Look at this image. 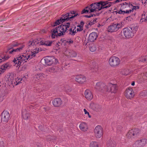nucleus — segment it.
I'll return each instance as SVG.
<instances>
[{"instance_id": "55", "label": "nucleus", "mask_w": 147, "mask_h": 147, "mask_svg": "<svg viewBox=\"0 0 147 147\" xmlns=\"http://www.w3.org/2000/svg\"><path fill=\"white\" fill-rule=\"evenodd\" d=\"M84 22H83V21H82L81 22H80V25H81V26H83L84 24Z\"/></svg>"}, {"instance_id": "51", "label": "nucleus", "mask_w": 147, "mask_h": 147, "mask_svg": "<svg viewBox=\"0 0 147 147\" xmlns=\"http://www.w3.org/2000/svg\"><path fill=\"white\" fill-rule=\"evenodd\" d=\"M143 77L144 79H145V80H146L147 78V72H146L145 73H144V76Z\"/></svg>"}, {"instance_id": "63", "label": "nucleus", "mask_w": 147, "mask_h": 147, "mask_svg": "<svg viewBox=\"0 0 147 147\" xmlns=\"http://www.w3.org/2000/svg\"><path fill=\"white\" fill-rule=\"evenodd\" d=\"M56 147H57V146H56Z\"/></svg>"}, {"instance_id": "15", "label": "nucleus", "mask_w": 147, "mask_h": 147, "mask_svg": "<svg viewBox=\"0 0 147 147\" xmlns=\"http://www.w3.org/2000/svg\"><path fill=\"white\" fill-rule=\"evenodd\" d=\"M44 60L45 64L48 65H51L53 63H56L57 62V59L54 57H47L45 58Z\"/></svg>"}, {"instance_id": "24", "label": "nucleus", "mask_w": 147, "mask_h": 147, "mask_svg": "<svg viewBox=\"0 0 147 147\" xmlns=\"http://www.w3.org/2000/svg\"><path fill=\"white\" fill-rule=\"evenodd\" d=\"M53 42L52 41L42 40L40 42V45H44L47 46H50Z\"/></svg>"}, {"instance_id": "59", "label": "nucleus", "mask_w": 147, "mask_h": 147, "mask_svg": "<svg viewBox=\"0 0 147 147\" xmlns=\"http://www.w3.org/2000/svg\"><path fill=\"white\" fill-rule=\"evenodd\" d=\"M145 94H147V91L146 92V93Z\"/></svg>"}, {"instance_id": "52", "label": "nucleus", "mask_w": 147, "mask_h": 147, "mask_svg": "<svg viewBox=\"0 0 147 147\" xmlns=\"http://www.w3.org/2000/svg\"><path fill=\"white\" fill-rule=\"evenodd\" d=\"M67 42L69 44H71L73 42V41L72 40H69Z\"/></svg>"}, {"instance_id": "9", "label": "nucleus", "mask_w": 147, "mask_h": 147, "mask_svg": "<svg viewBox=\"0 0 147 147\" xmlns=\"http://www.w3.org/2000/svg\"><path fill=\"white\" fill-rule=\"evenodd\" d=\"M106 86H107V88L105 90V92H108L115 93L117 92L118 90V87L116 84H113L110 83L106 85Z\"/></svg>"}, {"instance_id": "23", "label": "nucleus", "mask_w": 147, "mask_h": 147, "mask_svg": "<svg viewBox=\"0 0 147 147\" xmlns=\"http://www.w3.org/2000/svg\"><path fill=\"white\" fill-rule=\"evenodd\" d=\"M53 105L55 107H59L61 105L62 101L61 99L59 98L55 99L52 102Z\"/></svg>"}, {"instance_id": "26", "label": "nucleus", "mask_w": 147, "mask_h": 147, "mask_svg": "<svg viewBox=\"0 0 147 147\" xmlns=\"http://www.w3.org/2000/svg\"><path fill=\"white\" fill-rule=\"evenodd\" d=\"M107 145L108 147H115L116 144L113 139H110L108 141Z\"/></svg>"}, {"instance_id": "20", "label": "nucleus", "mask_w": 147, "mask_h": 147, "mask_svg": "<svg viewBox=\"0 0 147 147\" xmlns=\"http://www.w3.org/2000/svg\"><path fill=\"white\" fill-rule=\"evenodd\" d=\"M75 80L77 82L82 84L86 82V78L83 75H78L76 77Z\"/></svg>"}, {"instance_id": "12", "label": "nucleus", "mask_w": 147, "mask_h": 147, "mask_svg": "<svg viewBox=\"0 0 147 147\" xmlns=\"http://www.w3.org/2000/svg\"><path fill=\"white\" fill-rule=\"evenodd\" d=\"M107 86L104 83L98 82L96 84L95 88L99 91L102 92H105V90L107 89Z\"/></svg>"}, {"instance_id": "34", "label": "nucleus", "mask_w": 147, "mask_h": 147, "mask_svg": "<svg viewBox=\"0 0 147 147\" xmlns=\"http://www.w3.org/2000/svg\"><path fill=\"white\" fill-rule=\"evenodd\" d=\"M90 147H98V143L95 141H92L90 144Z\"/></svg>"}, {"instance_id": "5", "label": "nucleus", "mask_w": 147, "mask_h": 147, "mask_svg": "<svg viewBox=\"0 0 147 147\" xmlns=\"http://www.w3.org/2000/svg\"><path fill=\"white\" fill-rule=\"evenodd\" d=\"M100 2L98 3H92L89 7H86L85 9L83 10L81 12L82 14L84 13H88L89 12H92L95 11L100 10L102 9V5Z\"/></svg>"}, {"instance_id": "48", "label": "nucleus", "mask_w": 147, "mask_h": 147, "mask_svg": "<svg viewBox=\"0 0 147 147\" xmlns=\"http://www.w3.org/2000/svg\"><path fill=\"white\" fill-rule=\"evenodd\" d=\"M122 128V127L121 126H119L117 128V130L118 132L121 131Z\"/></svg>"}, {"instance_id": "60", "label": "nucleus", "mask_w": 147, "mask_h": 147, "mask_svg": "<svg viewBox=\"0 0 147 147\" xmlns=\"http://www.w3.org/2000/svg\"><path fill=\"white\" fill-rule=\"evenodd\" d=\"M83 110H86L85 109H84Z\"/></svg>"}, {"instance_id": "10", "label": "nucleus", "mask_w": 147, "mask_h": 147, "mask_svg": "<svg viewBox=\"0 0 147 147\" xmlns=\"http://www.w3.org/2000/svg\"><path fill=\"white\" fill-rule=\"evenodd\" d=\"M147 144V139L142 138L136 141L133 145V147H143Z\"/></svg>"}, {"instance_id": "21", "label": "nucleus", "mask_w": 147, "mask_h": 147, "mask_svg": "<svg viewBox=\"0 0 147 147\" xmlns=\"http://www.w3.org/2000/svg\"><path fill=\"white\" fill-rule=\"evenodd\" d=\"M97 37L96 33L93 32L90 33L89 36L88 41L89 42H92L95 40Z\"/></svg>"}, {"instance_id": "25", "label": "nucleus", "mask_w": 147, "mask_h": 147, "mask_svg": "<svg viewBox=\"0 0 147 147\" xmlns=\"http://www.w3.org/2000/svg\"><path fill=\"white\" fill-rule=\"evenodd\" d=\"M79 127L80 129L84 131H87L88 129L87 124L84 122L81 123Z\"/></svg>"}, {"instance_id": "62", "label": "nucleus", "mask_w": 147, "mask_h": 147, "mask_svg": "<svg viewBox=\"0 0 147 147\" xmlns=\"http://www.w3.org/2000/svg\"><path fill=\"white\" fill-rule=\"evenodd\" d=\"M1 74L0 73V75H1Z\"/></svg>"}, {"instance_id": "49", "label": "nucleus", "mask_w": 147, "mask_h": 147, "mask_svg": "<svg viewBox=\"0 0 147 147\" xmlns=\"http://www.w3.org/2000/svg\"><path fill=\"white\" fill-rule=\"evenodd\" d=\"M84 111L85 112V114L86 115V114H87L88 115V116L89 117V118H90L91 117V116H90V115L89 113L87 111Z\"/></svg>"}, {"instance_id": "2", "label": "nucleus", "mask_w": 147, "mask_h": 147, "mask_svg": "<svg viewBox=\"0 0 147 147\" xmlns=\"http://www.w3.org/2000/svg\"><path fill=\"white\" fill-rule=\"evenodd\" d=\"M40 51L41 50H39V48L36 49L31 51H28V53L27 51L25 53L18 55L16 57L14 58L13 62L15 64L20 66L21 64L26 62L27 61L37 57L38 51Z\"/></svg>"}, {"instance_id": "44", "label": "nucleus", "mask_w": 147, "mask_h": 147, "mask_svg": "<svg viewBox=\"0 0 147 147\" xmlns=\"http://www.w3.org/2000/svg\"><path fill=\"white\" fill-rule=\"evenodd\" d=\"M96 16V15L95 14H91L90 15H85L84 16L87 18H89L92 17H93L94 16Z\"/></svg>"}, {"instance_id": "33", "label": "nucleus", "mask_w": 147, "mask_h": 147, "mask_svg": "<svg viewBox=\"0 0 147 147\" xmlns=\"http://www.w3.org/2000/svg\"><path fill=\"white\" fill-rule=\"evenodd\" d=\"M138 26H134L130 28V29L132 32V33L134 34L136 33L138 29Z\"/></svg>"}, {"instance_id": "27", "label": "nucleus", "mask_w": 147, "mask_h": 147, "mask_svg": "<svg viewBox=\"0 0 147 147\" xmlns=\"http://www.w3.org/2000/svg\"><path fill=\"white\" fill-rule=\"evenodd\" d=\"M100 3L101 5H102V9L110 7L112 4L111 2H109L107 1L105 2L101 1Z\"/></svg>"}, {"instance_id": "8", "label": "nucleus", "mask_w": 147, "mask_h": 147, "mask_svg": "<svg viewBox=\"0 0 147 147\" xmlns=\"http://www.w3.org/2000/svg\"><path fill=\"white\" fill-rule=\"evenodd\" d=\"M123 25V24L121 22L119 23H113L109 26L107 28L108 31L110 32L117 31L119 28H121Z\"/></svg>"}, {"instance_id": "61", "label": "nucleus", "mask_w": 147, "mask_h": 147, "mask_svg": "<svg viewBox=\"0 0 147 147\" xmlns=\"http://www.w3.org/2000/svg\"><path fill=\"white\" fill-rule=\"evenodd\" d=\"M96 15H97V16H98L99 15V14L98 13Z\"/></svg>"}, {"instance_id": "57", "label": "nucleus", "mask_w": 147, "mask_h": 147, "mask_svg": "<svg viewBox=\"0 0 147 147\" xmlns=\"http://www.w3.org/2000/svg\"><path fill=\"white\" fill-rule=\"evenodd\" d=\"M131 85L133 86H134V85H135V82L134 81H133L131 84Z\"/></svg>"}, {"instance_id": "16", "label": "nucleus", "mask_w": 147, "mask_h": 147, "mask_svg": "<svg viewBox=\"0 0 147 147\" xmlns=\"http://www.w3.org/2000/svg\"><path fill=\"white\" fill-rule=\"evenodd\" d=\"M9 117L10 114L8 111H3L1 114V121L7 122L8 121Z\"/></svg>"}, {"instance_id": "18", "label": "nucleus", "mask_w": 147, "mask_h": 147, "mask_svg": "<svg viewBox=\"0 0 147 147\" xmlns=\"http://www.w3.org/2000/svg\"><path fill=\"white\" fill-rule=\"evenodd\" d=\"M65 54L68 58L76 57L77 56L76 53L72 50H67Z\"/></svg>"}, {"instance_id": "19", "label": "nucleus", "mask_w": 147, "mask_h": 147, "mask_svg": "<svg viewBox=\"0 0 147 147\" xmlns=\"http://www.w3.org/2000/svg\"><path fill=\"white\" fill-rule=\"evenodd\" d=\"M84 96L85 98L88 100H91L93 96L91 92L89 90L87 89L84 92Z\"/></svg>"}, {"instance_id": "41", "label": "nucleus", "mask_w": 147, "mask_h": 147, "mask_svg": "<svg viewBox=\"0 0 147 147\" xmlns=\"http://www.w3.org/2000/svg\"><path fill=\"white\" fill-rule=\"evenodd\" d=\"M49 71L53 73L56 72V70L55 69L54 67H52L49 68Z\"/></svg>"}, {"instance_id": "14", "label": "nucleus", "mask_w": 147, "mask_h": 147, "mask_svg": "<svg viewBox=\"0 0 147 147\" xmlns=\"http://www.w3.org/2000/svg\"><path fill=\"white\" fill-rule=\"evenodd\" d=\"M125 95L126 98L131 99L134 97V92L132 88H128L126 90Z\"/></svg>"}, {"instance_id": "6", "label": "nucleus", "mask_w": 147, "mask_h": 147, "mask_svg": "<svg viewBox=\"0 0 147 147\" xmlns=\"http://www.w3.org/2000/svg\"><path fill=\"white\" fill-rule=\"evenodd\" d=\"M109 62L110 66L112 67H116L120 64V61L118 57L113 56L109 59Z\"/></svg>"}, {"instance_id": "47", "label": "nucleus", "mask_w": 147, "mask_h": 147, "mask_svg": "<svg viewBox=\"0 0 147 147\" xmlns=\"http://www.w3.org/2000/svg\"><path fill=\"white\" fill-rule=\"evenodd\" d=\"M26 80V78L25 76H24L22 78H20V80L21 82H25Z\"/></svg>"}, {"instance_id": "32", "label": "nucleus", "mask_w": 147, "mask_h": 147, "mask_svg": "<svg viewBox=\"0 0 147 147\" xmlns=\"http://www.w3.org/2000/svg\"><path fill=\"white\" fill-rule=\"evenodd\" d=\"M132 130L133 131V133L134 134V137L140 134V129L138 128L132 129Z\"/></svg>"}, {"instance_id": "13", "label": "nucleus", "mask_w": 147, "mask_h": 147, "mask_svg": "<svg viewBox=\"0 0 147 147\" xmlns=\"http://www.w3.org/2000/svg\"><path fill=\"white\" fill-rule=\"evenodd\" d=\"M8 80L10 81L12 86H14V85H17L20 83H22V82H21L20 78L17 77L16 78L13 79V76L11 75L9 76Z\"/></svg>"}, {"instance_id": "39", "label": "nucleus", "mask_w": 147, "mask_h": 147, "mask_svg": "<svg viewBox=\"0 0 147 147\" xmlns=\"http://www.w3.org/2000/svg\"><path fill=\"white\" fill-rule=\"evenodd\" d=\"M144 16H142V18L141 19V21L142 20V22L143 21H146V22H147V13H146L144 15V17L145 18L144 19L143 18V17Z\"/></svg>"}, {"instance_id": "53", "label": "nucleus", "mask_w": 147, "mask_h": 147, "mask_svg": "<svg viewBox=\"0 0 147 147\" xmlns=\"http://www.w3.org/2000/svg\"><path fill=\"white\" fill-rule=\"evenodd\" d=\"M46 32V30L44 29L42 30L41 31V33H45Z\"/></svg>"}, {"instance_id": "31", "label": "nucleus", "mask_w": 147, "mask_h": 147, "mask_svg": "<svg viewBox=\"0 0 147 147\" xmlns=\"http://www.w3.org/2000/svg\"><path fill=\"white\" fill-rule=\"evenodd\" d=\"M133 131L132 129L129 130L126 134V136L128 138H131L133 136L134 137V134L133 133Z\"/></svg>"}, {"instance_id": "30", "label": "nucleus", "mask_w": 147, "mask_h": 147, "mask_svg": "<svg viewBox=\"0 0 147 147\" xmlns=\"http://www.w3.org/2000/svg\"><path fill=\"white\" fill-rule=\"evenodd\" d=\"M89 107L90 109L95 110L99 109L100 107L98 104L91 103L90 104Z\"/></svg>"}, {"instance_id": "56", "label": "nucleus", "mask_w": 147, "mask_h": 147, "mask_svg": "<svg viewBox=\"0 0 147 147\" xmlns=\"http://www.w3.org/2000/svg\"><path fill=\"white\" fill-rule=\"evenodd\" d=\"M96 18H95V19H93V22L94 23V24L95 23H96Z\"/></svg>"}, {"instance_id": "28", "label": "nucleus", "mask_w": 147, "mask_h": 147, "mask_svg": "<svg viewBox=\"0 0 147 147\" xmlns=\"http://www.w3.org/2000/svg\"><path fill=\"white\" fill-rule=\"evenodd\" d=\"M9 63H7L3 65L0 68V73L1 74H3L5 71L6 69L9 67Z\"/></svg>"}, {"instance_id": "35", "label": "nucleus", "mask_w": 147, "mask_h": 147, "mask_svg": "<svg viewBox=\"0 0 147 147\" xmlns=\"http://www.w3.org/2000/svg\"><path fill=\"white\" fill-rule=\"evenodd\" d=\"M9 58V57L7 55L1 56H0V63L8 59Z\"/></svg>"}, {"instance_id": "38", "label": "nucleus", "mask_w": 147, "mask_h": 147, "mask_svg": "<svg viewBox=\"0 0 147 147\" xmlns=\"http://www.w3.org/2000/svg\"><path fill=\"white\" fill-rule=\"evenodd\" d=\"M37 43H36V42H34V40L30 41L28 43V48H29L31 46H34V45H36Z\"/></svg>"}, {"instance_id": "37", "label": "nucleus", "mask_w": 147, "mask_h": 147, "mask_svg": "<svg viewBox=\"0 0 147 147\" xmlns=\"http://www.w3.org/2000/svg\"><path fill=\"white\" fill-rule=\"evenodd\" d=\"M129 73V69H123L121 71V74L124 75H128Z\"/></svg>"}, {"instance_id": "1", "label": "nucleus", "mask_w": 147, "mask_h": 147, "mask_svg": "<svg viewBox=\"0 0 147 147\" xmlns=\"http://www.w3.org/2000/svg\"><path fill=\"white\" fill-rule=\"evenodd\" d=\"M75 28V27H71L70 22H67L52 29L51 30V37L53 38L55 36H63L66 32H68V31L69 34L74 35L76 33Z\"/></svg>"}, {"instance_id": "7", "label": "nucleus", "mask_w": 147, "mask_h": 147, "mask_svg": "<svg viewBox=\"0 0 147 147\" xmlns=\"http://www.w3.org/2000/svg\"><path fill=\"white\" fill-rule=\"evenodd\" d=\"M26 49L25 45L22 44L20 45V46L16 49H9L7 51V53L14 54L16 53H19L26 51Z\"/></svg>"}, {"instance_id": "11", "label": "nucleus", "mask_w": 147, "mask_h": 147, "mask_svg": "<svg viewBox=\"0 0 147 147\" xmlns=\"http://www.w3.org/2000/svg\"><path fill=\"white\" fill-rule=\"evenodd\" d=\"M94 132L96 137L97 138H100L103 135V129L102 127L99 125L97 126L94 130Z\"/></svg>"}, {"instance_id": "45", "label": "nucleus", "mask_w": 147, "mask_h": 147, "mask_svg": "<svg viewBox=\"0 0 147 147\" xmlns=\"http://www.w3.org/2000/svg\"><path fill=\"white\" fill-rule=\"evenodd\" d=\"M20 44L19 43L16 42V44H12V47H16L20 45Z\"/></svg>"}, {"instance_id": "50", "label": "nucleus", "mask_w": 147, "mask_h": 147, "mask_svg": "<svg viewBox=\"0 0 147 147\" xmlns=\"http://www.w3.org/2000/svg\"><path fill=\"white\" fill-rule=\"evenodd\" d=\"M139 62H144V61H146L147 62V58H144L143 60H139Z\"/></svg>"}, {"instance_id": "4", "label": "nucleus", "mask_w": 147, "mask_h": 147, "mask_svg": "<svg viewBox=\"0 0 147 147\" xmlns=\"http://www.w3.org/2000/svg\"><path fill=\"white\" fill-rule=\"evenodd\" d=\"M139 4H135L134 3H131V4H129L126 3H123L122 4L121 7L122 8L127 7H129L131 8V9H129L128 10H127L126 11L122 10L121 9L120 10H117L115 12H116V14H117V13L119 14H124L125 13H128L130 12H131L132 11L134 10H136V9H138L139 8Z\"/></svg>"}, {"instance_id": "36", "label": "nucleus", "mask_w": 147, "mask_h": 147, "mask_svg": "<svg viewBox=\"0 0 147 147\" xmlns=\"http://www.w3.org/2000/svg\"><path fill=\"white\" fill-rule=\"evenodd\" d=\"M144 73L139 75L137 77V79L141 81L145 80V79H144L143 77L144 76Z\"/></svg>"}, {"instance_id": "22", "label": "nucleus", "mask_w": 147, "mask_h": 147, "mask_svg": "<svg viewBox=\"0 0 147 147\" xmlns=\"http://www.w3.org/2000/svg\"><path fill=\"white\" fill-rule=\"evenodd\" d=\"M44 77L43 74L39 73L33 76V81L34 82H38L40 79H42Z\"/></svg>"}, {"instance_id": "58", "label": "nucleus", "mask_w": 147, "mask_h": 147, "mask_svg": "<svg viewBox=\"0 0 147 147\" xmlns=\"http://www.w3.org/2000/svg\"><path fill=\"white\" fill-rule=\"evenodd\" d=\"M42 108L43 109H44L45 110H47L48 109H47V107L45 108V107H42Z\"/></svg>"}, {"instance_id": "43", "label": "nucleus", "mask_w": 147, "mask_h": 147, "mask_svg": "<svg viewBox=\"0 0 147 147\" xmlns=\"http://www.w3.org/2000/svg\"><path fill=\"white\" fill-rule=\"evenodd\" d=\"M77 30L78 31H82L83 30V27L81 26H78Z\"/></svg>"}, {"instance_id": "17", "label": "nucleus", "mask_w": 147, "mask_h": 147, "mask_svg": "<svg viewBox=\"0 0 147 147\" xmlns=\"http://www.w3.org/2000/svg\"><path fill=\"white\" fill-rule=\"evenodd\" d=\"M123 33L125 37L127 38L132 37L134 36L131 30L127 28H125L123 29Z\"/></svg>"}, {"instance_id": "42", "label": "nucleus", "mask_w": 147, "mask_h": 147, "mask_svg": "<svg viewBox=\"0 0 147 147\" xmlns=\"http://www.w3.org/2000/svg\"><path fill=\"white\" fill-rule=\"evenodd\" d=\"M65 91L68 93L71 92L72 91V88L70 87H67L65 89Z\"/></svg>"}, {"instance_id": "29", "label": "nucleus", "mask_w": 147, "mask_h": 147, "mask_svg": "<svg viewBox=\"0 0 147 147\" xmlns=\"http://www.w3.org/2000/svg\"><path fill=\"white\" fill-rule=\"evenodd\" d=\"M22 115L24 119L27 120L29 119L30 114L28 111H22Z\"/></svg>"}, {"instance_id": "54", "label": "nucleus", "mask_w": 147, "mask_h": 147, "mask_svg": "<svg viewBox=\"0 0 147 147\" xmlns=\"http://www.w3.org/2000/svg\"><path fill=\"white\" fill-rule=\"evenodd\" d=\"M42 91V90H39V88H38V89H36V92H37V93H38V92H41Z\"/></svg>"}, {"instance_id": "46", "label": "nucleus", "mask_w": 147, "mask_h": 147, "mask_svg": "<svg viewBox=\"0 0 147 147\" xmlns=\"http://www.w3.org/2000/svg\"><path fill=\"white\" fill-rule=\"evenodd\" d=\"M93 20H90L89 22L88 23V26L89 25L90 26H91L92 25H93V24H94V23L93 22Z\"/></svg>"}, {"instance_id": "40", "label": "nucleus", "mask_w": 147, "mask_h": 147, "mask_svg": "<svg viewBox=\"0 0 147 147\" xmlns=\"http://www.w3.org/2000/svg\"><path fill=\"white\" fill-rule=\"evenodd\" d=\"M96 48L94 46H90V50L92 52H94L95 51Z\"/></svg>"}, {"instance_id": "3", "label": "nucleus", "mask_w": 147, "mask_h": 147, "mask_svg": "<svg viewBox=\"0 0 147 147\" xmlns=\"http://www.w3.org/2000/svg\"><path fill=\"white\" fill-rule=\"evenodd\" d=\"M79 13L76 11H72L67 13L66 14L63 15L62 17L55 22L53 25L54 27L59 25L60 23H63L68 20H71V19L78 16H79Z\"/></svg>"}]
</instances>
